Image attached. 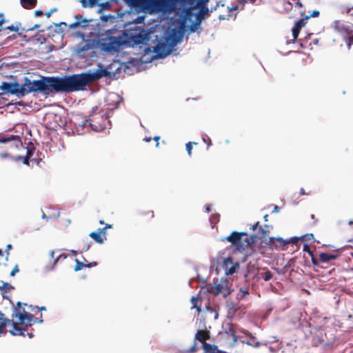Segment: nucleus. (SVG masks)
I'll list each match as a JSON object with an SVG mask.
<instances>
[{
	"mask_svg": "<svg viewBox=\"0 0 353 353\" xmlns=\"http://www.w3.org/2000/svg\"><path fill=\"white\" fill-rule=\"evenodd\" d=\"M93 80V75L87 73L72 74L62 77H54V94L60 92L70 93L82 90Z\"/></svg>",
	"mask_w": 353,
	"mask_h": 353,
	"instance_id": "1",
	"label": "nucleus"
},
{
	"mask_svg": "<svg viewBox=\"0 0 353 353\" xmlns=\"http://www.w3.org/2000/svg\"><path fill=\"white\" fill-rule=\"evenodd\" d=\"M39 91L45 94H54V77H42L41 80H34L32 83L27 78H23V93Z\"/></svg>",
	"mask_w": 353,
	"mask_h": 353,
	"instance_id": "2",
	"label": "nucleus"
},
{
	"mask_svg": "<svg viewBox=\"0 0 353 353\" xmlns=\"http://www.w3.org/2000/svg\"><path fill=\"white\" fill-rule=\"evenodd\" d=\"M225 239L241 250H245L249 248L254 240L246 232H232Z\"/></svg>",
	"mask_w": 353,
	"mask_h": 353,
	"instance_id": "3",
	"label": "nucleus"
},
{
	"mask_svg": "<svg viewBox=\"0 0 353 353\" xmlns=\"http://www.w3.org/2000/svg\"><path fill=\"white\" fill-rule=\"evenodd\" d=\"M334 28L343 37L347 43V48L350 49L353 45V24L351 23H343L337 20L334 21Z\"/></svg>",
	"mask_w": 353,
	"mask_h": 353,
	"instance_id": "4",
	"label": "nucleus"
},
{
	"mask_svg": "<svg viewBox=\"0 0 353 353\" xmlns=\"http://www.w3.org/2000/svg\"><path fill=\"white\" fill-rule=\"evenodd\" d=\"M303 239V236L292 237L286 240H284L281 237H271L270 238V244L271 246L277 250H287L288 245L290 244H291L292 245H295L296 248H299V243Z\"/></svg>",
	"mask_w": 353,
	"mask_h": 353,
	"instance_id": "5",
	"label": "nucleus"
},
{
	"mask_svg": "<svg viewBox=\"0 0 353 353\" xmlns=\"http://www.w3.org/2000/svg\"><path fill=\"white\" fill-rule=\"evenodd\" d=\"M107 117L103 114H95L90 119V126L92 130L97 132H100L106 128L105 121Z\"/></svg>",
	"mask_w": 353,
	"mask_h": 353,
	"instance_id": "6",
	"label": "nucleus"
},
{
	"mask_svg": "<svg viewBox=\"0 0 353 353\" xmlns=\"http://www.w3.org/2000/svg\"><path fill=\"white\" fill-rule=\"evenodd\" d=\"M0 89L3 91L2 93H3V94H11L19 95V94H22V85H20L17 83L3 81L0 86Z\"/></svg>",
	"mask_w": 353,
	"mask_h": 353,
	"instance_id": "7",
	"label": "nucleus"
},
{
	"mask_svg": "<svg viewBox=\"0 0 353 353\" xmlns=\"http://www.w3.org/2000/svg\"><path fill=\"white\" fill-rule=\"evenodd\" d=\"M24 144H27L26 147V154L23 156V164L30 165V163H37V154H35V148L31 141L28 143L25 142Z\"/></svg>",
	"mask_w": 353,
	"mask_h": 353,
	"instance_id": "8",
	"label": "nucleus"
},
{
	"mask_svg": "<svg viewBox=\"0 0 353 353\" xmlns=\"http://www.w3.org/2000/svg\"><path fill=\"white\" fill-rule=\"evenodd\" d=\"M171 52L170 46L165 42H159L154 47V52L159 58H164Z\"/></svg>",
	"mask_w": 353,
	"mask_h": 353,
	"instance_id": "9",
	"label": "nucleus"
},
{
	"mask_svg": "<svg viewBox=\"0 0 353 353\" xmlns=\"http://www.w3.org/2000/svg\"><path fill=\"white\" fill-rule=\"evenodd\" d=\"M223 268L227 275L233 274L236 269L239 268V265L237 263H234L231 257H228L224 259L223 263Z\"/></svg>",
	"mask_w": 353,
	"mask_h": 353,
	"instance_id": "10",
	"label": "nucleus"
},
{
	"mask_svg": "<svg viewBox=\"0 0 353 353\" xmlns=\"http://www.w3.org/2000/svg\"><path fill=\"white\" fill-rule=\"evenodd\" d=\"M36 322L39 323L43 322L42 314H40V319H39L38 318H34L32 314L23 310V326L27 327L28 325H31L32 323Z\"/></svg>",
	"mask_w": 353,
	"mask_h": 353,
	"instance_id": "11",
	"label": "nucleus"
},
{
	"mask_svg": "<svg viewBox=\"0 0 353 353\" xmlns=\"http://www.w3.org/2000/svg\"><path fill=\"white\" fill-rule=\"evenodd\" d=\"M12 141H15L17 144L15 146L19 147V144L21 143V137L19 135H9L0 134V143H6Z\"/></svg>",
	"mask_w": 353,
	"mask_h": 353,
	"instance_id": "12",
	"label": "nucleus"
},
{
	"mask_svg": "<svg viewBox=\"0 0 353 353\" xmlns=\"http://www.w3.org/2000/svg\"><path fill=\"white\" fill-rule=\"evenodd\" d=\"M305 23H306V19H303V18L300 19L295 23V25L294 26V27L292 29V36H293L294 39H297L299 32H300V30L303 26H305Z\"/></svg>",
	"mask_w": 353,
	"mask_h": 353,
	"instance_id": "13",
	"label": "nucleus"
},
{
	"mask_svg": "<svg viewBox=\"0 0 353 353\" xmlns=\"http://www.w3.org/2000/svg\"><path fill=\"white\" fill-rule=\"evenodd\" d=\"M130 6L135 8H145L151 0H125Z\"/></svg>",
	"mask_w": 353,
	"mask_h": 353,
	"instance_id": "14",
	"label": "nucleus"
},
{
	"mask_svg": "<svg viewBox=\"0 0 353 353\" xmlns=\"http://www.w3.org/2000/svg\"><path fill=\"white\" fill-rule=\"evenodd\" d=\"M210 338L209 332L198 330L195 334V340L199 341L202 343V346L203 345V343H206L205 340Z\"/></svg>",
	"mask_w": 353,
	"mask_h": 353,
	"instance_id": "15",
	"label": "nucleus"
},
{
	"mask_svg": "<svg viewBox=\"0 0 353 353\" xmlns=\"http://www.w3.org/2000/svg\"><path fill=\"white\" fill-rule=\"evenodd\" d=\"M203 349L205 353H225L220 351L216 345H210L208 343H203Z\"/></svg>",
	"mask_w": 353,
	"mask_h": 353,
	"instance_id": "16",
	"label": "nucleus"
},
{
	"mask_svg": "<svg viewBox=\"0 0 353 353\" xmlns=\"http://www.w3.org/2000/svg\"><path fill=\"white\" fill-rule=\"evenodd\" d=\"M339 255L327 253H321L319 254V261L322 263H327L331 260H335L338 258Z\"/></svg>",
	"mask_w": 353,
	"mask_h": 353,
	"instance_id": "17",
	"label": "nucleus"
},
{
	"mask_svg": "<svg viewBox=\"0 0 353 353\" xmlns=\"http://www.w3.org/2000/svg\"><path fill=\"white\" fill-rule=\"evenodd\" d=\"M89 236H90L95 242L102 244L104 243V238L103 237V234L97 231L92 232L89 234Z\"/></svg>",
	"mask_w": 353,
	"mask_h": 353,
	"instance_id": "18",
	"label": "nucleus"
},
{
	"mask_svg": "<svg viewBox=\"0 0 353 353\" xmlns=\"http://www.w3.org/2000/svg\"><path fill=\"white\" fill-rule=\"evenodd\" d=\"M91 48L92 45L89 42L83 43L79 45L77 51L78 54H81L86 52L88 50L91 49Z\"/></svg>",
	"mask_w": 353,
	"mask_h": 353,
	"instance_id": "19",
	"label": "nucleus"
},
{
	"mask_svg": "<svg viewBox=\"0 0 353 353\" xmlns=\"http://www.w3.org/2000/svg\"><path fill=\"white\" fill-rule=\"evenodd\" d=\"M196 281L199 286L198 287H207L206 285V281L203 279L200 278L199 276H197L196 278H192L189 281V285H192L193 282Z\"/></svg>",
	"mask_w": 353,
	"mask_h": 353,
	"instance_id": "20",
	"label": "nucleus"
},
{
	"mask_svg": "<svg viewBox=\"0 0 353 353\" xmlns=\"http://www.w3.org/2000/svg\"><path fill=\"white\" fill-rule=\"evenodd\" d=\"M199 301L200 300L198 296H193L191 298V303H192L191 308L192 309L195 308L198 313H199L201 311V306L198 305V303L199 302Z\"/></svg>",
	"mask_w": 353,
	"mask_h": 353,
	"instance_id": "21",
	"label": "nucleus"
},
{
	"mask_svg": "<svg viewBox=\"0 0 353 353\" xmlns=\"http://www.w3.org/2000/svg\"><path fill=\"white\" fill-rule=\"evenodd\" d=\"M54 254H55V252L53 250L51 251L50 254L52 259L54 260V264H56L59 261L62 260V259L64 260L68 257V255L66 254L62 253L55 258Z\"/></svg>",
	"mask_w": 353,
	"mask_h": 353,
	"instance_id": "22",
	"label": "nucleus"
},
{
	"mask_svg": "<svg viewBox=\"0 0 353 353\" xmlns=\"http://www.w3.org/2000/svg\"><path fill=\"white\" fill-rule=\"evenodd\" d=\"M139 216L143 219L148 218V219H152L154 217V212L152 210L148 211H141L139 212Z\"/></svg>",
	"mask_w": 353,
	"mask_h": 353,
	"instance_id": "23",
	"label": "nucleus"
},
{
	"mask_svg": "<svg viewBox=\"0 0 353 353\" xmlns=\"http://www.w3.org/2000/svg\"><path fill=\"white\" fill-rule=\"evenodd\" d=\"M37 0H23V8L32 9L37 5Z\"/></svg>",
	"mask_w": 353,
	"mask_h": 353,
	"instance_id": "24",
	"label": "nucleus"
},
{
	"mask_svg": "<svg viewBox=\"0 0 353 353\" xmlns=\"http://www.w3.org/2000/svg\"><path fill=\"white\" fill-rule=\"evenodd\" d=\"M76 265L74 266V270L75 272H78L83 269V268L86 267V263L81 262L79 259H75Z\"/></svg>",
	"mask_w": 353,
	"mask_h": 353,
	"instance_id": "25",
	"label": "nucleus"
},
{
	"mask_svg": "<svg viewBox=\"0 0 353 353\" xmlns=\"http://www.w3.org/2000/svg\"><path fill=\"white\" fill-rule=\"evenodd\" d=\"M192 145H197V143L190 141L185 144L186 150L189 156L192 155Z\"/></svg>",
	"mask_w": 353,
	"mask_h": 353,
	"instance_id": "26",
	"label": "nucleus"
},
{
	"mask_svg": "<svg viewBox=\"0 0 353 353\" xmlns=\"http://www.w3.org/2000/svg\"><path fill=\"white\" fill-rule=\"evenodd\" d=\"M14 316L17 318L19 324H22V312H18L16 309H14L12 314V317Z\"/></svg>",
	"mask_w": 353,
	"mask_h": 353,
	"instance_id": "27",
	"label": "nucleus"
},
{
	"mask_svg": "<svg viewBox=\"0 0 353 353\" xmlns=\"http://www.w3.org/2000/svg\"><path fill=\"white\" fill-rule=\"evenodd\" d=\"M209 292L214 294V295H218L221 292L222 290H225V288H207ZM229 288H225V290H228Z\"/></svg>",
	"mask_w": 353,
	"mask_h": 353,
	"instance_id": "28",
	"label": "nucleus"
},
{
	"mask_svg": "<svg viewBox=\"0 0 353 353\" xmlns=\"http://www.w3.org/2000/svg\"><path fill=\"white\" fill-rule=\"evenodd\" d=\"M259 232H260L259 238L262 239H265L269 233V230H266L263 229L262 227H259Z\"/></svg>",
	"mask_w": 353,
	"mask_h": 353,
	"instance_id": "29",
	"label": "nucleus"
},
{
	"mask_svg": "<svg viewBox=\"0 0 353 353\" xmlns=\"http://www.w3.org/2000/svg\"><path fill=\"white\" fill-rule=\"evenodd\" d=\"M342 13L349 14L352 10H353V6H341V8Z\"/></svg>",
	"mask_w": 353,
	"mask_h": 353,
	"instance_id": "30",
	"label": "nucleus"
},
{
	"mask_svg": "<svg viewBox=\"0 0 353 353\" xmlns=\"http://www.w3.org/2000/svg\"><path fill=\"white\" fill-rule=\"evenodd\" d=\"M249 292L247 288H240V294L237 295V299H243L244 295L248 294Z\"/></svg>",
	"mask_w": 353,
	"mask_h": 353,
	"instance_id": "31",
	"label": "nucleus"
},
{
	"mask_svg": "<svg viewBox=\"0 0 353 353\" xmlns=\"http://www.w3.org/2000/svg\"><path fill=\"white\" fill-rule=\"evenodd\" d=\"M261 275H262V278L265 281L270 280L272 276V274L271 272H270V271H266L264 273H262Z\"/></svg>",
	"mask_w": 353,
	"mask_h": 353,
	"instance_id": "32",
	"label": "nucleus"
},
{
	"mask_svg": "<svg viewBox=\"0 0 353 353\" xmlns=\"http://www.w3.org/2000/svg\"><path fill=\"white\" fill-rule=\"evenodd\" d=\"M323 341V339L320 336H316L313 339V344L318 346Z\"/></svg>",
	"mask_w": 353,
	"mask_h": 353,
	"instance_id": "33",
	"label": "nucleus"
},
{
	"mask_svg": "<svg viewBox=\"0 0 353 353\" xmlns=\"http://www.w3.org/2000/svg\"><path fill=\"white\" fill-rule=\"evenodd\" d=\"M202 139H203V142L208 145V147H210L212 145V140L208 136L205 135L204 137H203Z\"/></svg>",
	"mask_w": 353,
	"mask_h": 353,
	"instance_id": "34",
	"label": "nucleus"
},
{
	"mask_svg": "<svg viewBox=\"0 0 353 353\" xmlns=\"http://www.w3.org/2000/svg\"><path fill=\"white\" fill-rule=\"evenodd\" d=\"M320 14L319 11L314 10L309 16H306L304 19H306V21L310 17H317Z\"/></svg>",
	"mask_w": 353,
	"mask_h": 353,
	"instance_id": "35",
	"label": "nucleus"
},
{
	"mask_svg": "<svg viewBox=\"0 0 353 353\" xmlns=\"http://www.w3.org/2000/svg\"><path fill=\"white\" fill-rule=\"evenodd\" d=\"M199 26H200L199 22H196V21L194 22L190 26V31L195 32Z\"/></svg>",
	"mask_w": 353,
	"mask_h": 353,
	"instance_id": "36",
	"label": "nucleus"
},
{
	"mask_svg": "<svg viewBox=\"0 0 353 353\" xmlns=\"http://www.w3.org/2000/svg\"><path fill=\"white\" fill-rule=\"evenodd\" d=\"M81 247L82 252H86L90 249V246L88 243H83Z\"/></svg>",
	"mask_w": 353,
	"mask_h": 353,
	"instance_id": "37",
	"label": "nucleus"
},
{
	"mask_svg": "<svg viewBox=\"0 0 353 353\" xmlns=\"http://www.w3.org/2000/svg\"><path fill=\"white\" fill-rule=\"evenodd\" d=\"M106 230L107 229H105V227H103V228L98 229V232L103 234V237L104 238L105 240L106 239Z\"/></svg>",
	"mask_w": 353,
	"mask_h": 353,
	"instance_id": "38",
	"label": "nucleus"
},
{
	"mask_svg": "<svg viewBox=\"0 0 353 353\" xmlns=\"http://www.w3.org/2000/svg\"><path fill=\"white\" fill-rule=\"evenodd\" d=\"M84 261L86 263L85 265L87 268L94 267V266H97L98 264L97 262L88 263L85 259H84Z\"/></svg>",
	"mask_w": 353,
	"mask_h": 353,
	"instance_id": "39",
	"label": "nucleus"
},
{
	"mask_svg": "<svg viewBox=\"0 0 353 353\" xmlns=\"http://www.w3.org/2000/svg\"><path fill=\"white\" fill-rule=\"evenodd\" d=\"M80 25V21H75L69 25L70 29H74Z\"/></svg>",
	"mask_w": 353,
	"mask_h": 353,
	"instance_id": "40",
	"label": "nucleus"
},
{
	"mask_svg": "<svg viewBox=\"0 0 353 353\" xmlns=\"http://www.w3.org/2000/svg\"><path fill=\"white\" fill-rule=\"evenodd\" d=\"M3 98V93H0V106H4L6 105L7 103H6Z\"/></svg>",
	"mask_w": 353,
	"mask_h": 353,
	"instance_id": "41",
	"label": "nucleus"
},
{
	"mask_svg": "<svg viewBox=\"0 0 353 353\" xmlns=\"http://www.w3.org/2000/svg\"><path fill=\"white\" fill-rule=\"evenodd\" d=\"M203 16L202 15L201 13H198L196 14V22H199V24H201V21L202 19H203Z\"/></svg>",
	"mask_w": 353,
	"mask_h": 353,
	"instance_id": "42",
	"label": "nucleus"
},
{
	"mask_svg": "<svg viewBox=\"0 0 353 353\" xmlns=\"http://www.w3.org/2000/svg\"><path fill=\"white\" fill-rule=\"evenodd\" d=\"M255 337L251 336L250 339L245 342L249 345H252L254 342L255 341Z\"/></svg>",
	"mask_w": 353,
	"mask_h": 353,
	"instance_id": "43",
	"label": "nucleus"
},
{
	"mask_svg": "<svg viewBox=\"0 0 353 353\" xmlns=\"http://www.w3.org/2000/svg\"><path fill=\"white\" fill-rule=\"evenodd\" d=\"M208 8L206 7H203L201 9L200 12L199 13H201L202 15L204 17L205 14L208 13Z\"/></svg>",
	"mask_w": 353,
	"mask_h": 353,
	"instance_id": "44",
	"label": "nucleus"
},
{
	"mask_svg": "<svg viewBox=\"0 0 353 353\" xmlns=\"http://www.w3.org/2000/svg\"><path fill=\"white\" fill-rule=\"evenodd\" d=\"M46 307L43 306V307H33L32 309V312H34V310H36L37 312H39V310H46Z\"/></svg>",
	"mask_w": 353,
	"mask_h": 353,
	"instance_id": "45",
	"label": "nucleus"
},
{
	"mask_svg": "<svg viewBox=\"0 0 353 353\" xmlns=\"http://www.w3.org/2000/svg\"><path fill=\"white\" fill-rule=\"evenodd\" d=\"M19 271V268H18V266L16 265L13 269L10 272V275L11 276H14L17 272H18Z\"/></svg>",
	"mask_w": 353,
	"mask_h": 353,
	"instance_id": "46",
	"label": "nucleus"
},
{
	"mask_svg": "<svg viewBox=\"0 0 353 353\" xmlns=\"http://www.w3.org/2000/svg\"><path fill=\"white\" fill-rule=\"evenodd\" d=\"M6 29H8L11 31H18L19 30V28L17 26H14L13 25L7 27Z\"/></svg>",
	"mask_w": 353,
	"mask_h": 353,
	"instance_id": "47",
	"label": "nucleus"
},
{
	"mask_svg": "<svg viewBox=\"0 0 353 353\" xmlns=\"http://www.w3.org/2000/svg\"><path fill=\"white\" fill-rule=\"evenodd\" d=\"M141 39H142V35L141 34H139V35H137L136 37V39L134 41L136 43H141Z\"/></svg>",
	"mask_w": 353,
	"mask_h": 353,
	"instance_id": "48",
	"label": "nucleus"
},
{
	"mask_svg": "<svg viewBox=\"0 0 353 353\" xmlns=\"http://www.w3.org/2000/svg\"><path fill=\"white\" fill-rule=\"evenodd\" d=\"M23 38L24 41H32V40H37V39L34 38V37H32L31 38L28 39L26 34H23Z\"/></svg>",
	"mask_w": 353,
	"mask_h": 353,
	"instance_id": "49",
	"label": "nucleus"
},
{
	"mask_svg": "<svg viewBox=\"0 0 353 353\" xmlns=\"http://www.w3.org/2000/svg\"><path fill=\"white\" fill-rule=\"evenodd\" d=\"M259 227H261V226L259 225V222H256L255 224H254V225L252 226L251 229H252L253 231H254V230H256V228H259Z\"/></svg>",
	"mask_w": 353,
	"mask_h": 353,
	"instance_id": "50",
	"label": "nucleus"
},
{
	"mask_svg": "<svg viewBox=\"0 0 353 353\" xmlns=\"http://www.w3.org/2000/svg\"><path fill=\"white\" fill-rule=\"evenodd\" d=\"M4 16L3 13H0V26L4 23Z\"/></svg>",
	"mask_w": 353,
	"mask_h": 353,
	"instance_id": "51",
	"label": "nucleus"
},
{
	"mask_svg": "<svg viewBox=\"0 0 353 353\" xmlns=\"http://www.w3.org/2000/svg\"><path fill=\"white\" fill-rule=\"evenodd\" d=\"M197 350V347H196V344H194L190 350V352H194Z\"/></svg>",
	"mask_w": 353,
	"mask_h": 353,
	"instance_id": "52",
	"label": "nucleus"
},
{
	"mask_svg": "<svg viewBox=\"0 0 353 353\" xmlns=\"http://www.w3.org/2000/svg\"><path fill=\"white\" fill-rule=\"evenodd\" d=\"M34 14L35 16L39 17L43 15V12L41 10H36Z\"/></svg>",
	"mask_w": 353,
	"mask_h": 353,
	"instance_id": "53",
	"label": "nucleus"
},
{
	"mask_svg": "<svg viewBox=\"0 0 353 353\" xmlns=\"http://www.w3.org/2000/svg\"><path fill=\"white\" fill-rule=\"evenodd\" d=\"M21 159H22V156H20V155L17 156L15 157H12V159L14 160V161H19V160H20Z\"/></svg>",
	"mask_w": 353,
	"mask_h": 353,
	"instance_id": "54",
	"label": "nucleus"
},
{
	"mask_svg": "<svg viewBox=\"0 0 353 353\" xmlns=\"http://www.w3.org/2000/svg\"><path fill=\"white\" fill-rule=\"evenodd\" d=\"M54 10H56V9L52 10H50V11H49V12H46V17H47L48 18H49V17L51 16L52 13Z\"/></svg>",
	"mask_w": 353,
	"mask_h": 353,
	"instance_id": "55",
	"label": "nucleus"
},
{
	"mask_svg": "<svg viewBox=\"0 0 353 353\" xmlns=\"http://www.w3.org/2000/svg\"><path fill=\"white\" fill-rule=\"evenodd\" d=\"M8 156H9V154H7V153H1V154H0V157H1V159H4V158H6V157H8Z\"/></svg>",
	"mask_w": 353,
	"mask_h": 353,
	"instance_id": "56",
	"label": "nucleus"
},
{
	"mask_svg": "<svg viewBox=\"0 0 353 353\" xmlns=\"http://www.w3.org/2000/svg\"><path fill=\"white\" fill-rule=\"evenodd\" d=\"M261 345V343L259 342H254L252 346L254 347H259Z\"/></svg>",
	"mask_w": 353,
	"mask_h": 353,
	"instance_id": "57",
	"label": "nucleus"
},
{
	"mask_svg": "<svg viewBox=\"0 0 353 353\" xmlns=\"http://www.w3.org/2000/svg\"><path fill=\"white\" fill-rule=\"evenodd\" d=\"M312 263L314 265H317L318 264V261H317V260L314 257L312 258Z\"/></svg>",
	"mask_w": 353,
	"mask_h": 353,
	"instance_id": "58",
	"label": "nucleus"
},
{
	"mask_svg": "<svg viewBox=\"0 0 353 353\" xmlns=\"http://www.w3.org/2000/svg\"><path fill=\"white\" fill-rule=\"evenodd\" d=\"M159 139H160V137H158V136L154 137V140L157 141V146L159 145V142L158 141H159Z\"/></svg>",
	"mask_w": 353,
	"mask_h": 353,
	"instance_id": "59",
	"label": "nucleus"
},
{
	"mask_svg": "<svg viewBox=\"0 0 353 353\" xmlns=\"http://www.w3.org/2000/svg\"><path fill=\"white\" fill-rule=\"evenodd\" d=\"M238 310V307L236 305H234L230 310H232L233 312H235Z\"/></svg>",
	"mask_w": 353,
	"mask_h": 353,
	"instance_id": "60",
	"label": "nucleus"
},
{
	"mask_svg": "<svg viewBox=\"0 0 353 353\" xmlns=\"http://www.w3.org/2000/svg\"><path fill=\"white\" fill-rule=\"evenodd\" d=\"M112 225L106 223L105 225V229L112 228Z\"/></svg>",
	"mask_w": 353,
	"mask_h": 353,
	"instance_id": "61",
	"label": "nucleus"
},
{
	"mask_svg": "<svg viewBox=\"0 0 353 353\" xmlns=\"http://www.w3.org/2000/svg\"><path fill=\"white\" fill-rule=\"evenodd\" d=\"M2 287L8 288V287H12V286L10 284H8V283H3Z\"/></svg>",
	"mask_w": 353,
	"mask_h": 353,
	"instance_id": "62",
	"label": "nucleus"
},
{
	"mask_svg": "<svg viewBox=\"0 0 353 353\" xmlns=\"http://www.w3.org/2000/svg\"><path fill=\"white\" fill-rule=\"evenodd\" d=\"M17 306H18L19 307H21L22 306V303H21V301H18V302H17Z\"/></svg>",
	"mask_w": 353,
	"mask_h": 353,
	"instance_id": "63",
	"label": "nucleus"
},
{
	"mask_svg": "<svg viewBox=\"0 0 353 353\" xmlns=\"http://www.w3.org/2000/svg\"><path fill=\"white\" fill-rule=\"evenodd\" d=\"M3 256V252L1 250H0V258H2Z\"/></svg>",
	"mask_w": 353,
	"mask_h": 353,
	"instance_id": "64",
	"label": "nucleus"
}]
</instances>
